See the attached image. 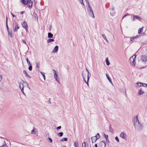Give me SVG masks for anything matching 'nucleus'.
<instances>
[{"label": "nucleus", "mask_w": 147, "mask_h": 147, "mask_svg": "<svg viewBox=\"0 0 147 147\" xmlns=\"http://www.w3.org/2000/svg\"><path fill=\"white\" fill-rule=\"evenodd\" d=\"M21 25L23 28L26 30V32L28 31V26L26 22L24 21L22 23Z\"/></svg>", "instance_id": "20e7f679"}, {"label": "nucleus", "mask_w": 147, "mask_h": 147, "mask_svg": "<svg viewBox=\"0 0 147 147\" xmlns=\"http://www.w3.org/2000/svg\"><path fill=\"white\" fill-rule=\"evenodd\" d=\"M48 139L49 140V142L52 143V140L51 138H50V137H48Z\"/></svg>", "instance_id": "c03bdc74"}, {"label": "nucleus", "mask_w": 147, "mask_h": 147, "mask_svg": "<svg viewBox=\"0 0 147 147\" xmlns=\"http://www.w3.org/2000/svg\"><path fill=\"white\" fill-rule=\"evenodd\" d=\"M87 73V70L86 71H83L82 75L83 78H86V74Z\"/></svg>", "instance_id": "ddd939ff"}, {"label": "nucleus", "mask_w": 147, "mask_h": 147, "mask_svg": "<svg viewBox=\"0 0 147 147\" xmlns=\"http://www.w3.org/2000/svg\"><path fill=\"white\" fill-rule=\"evenodd\" d=\"M33 15H34V17L35 18H37V19H38V17H37V14L35 13H33Z\"/></svg>", "instance_id": "37998d69"}, {"label": "nucleus", "mask_w": 147, "mask_h": 147, "mask_svg": "<svg viewBox=\"0 0 147 147\" xmlns=\"http://www.w3.org/2000/svg\"><path fill=\"white\" fill-rule=\"evenodd\" d=\"M143 28H144V27H142V28H140L138 29V34H140L142 33V32L143 31Z\"/></svg>", "instance_id": "5701e85b"}, {"label": "nucleus", "mask_w": 147, "mask_h": 147, "mask_svg": "<svg viewBox=\"0 0 147 147\" xmlns=\"http://www.w3.org/2000/svg\"><path fill=\"white\" fill-rule=\"evenodd\" d=\"M53 70L54 74V78L56 79V81H57L58 82H59V81L57 78L58 75L56 73V71L54 69H53Z\"/></svg>", "instance_id": "1a4fd4ad"}, {"label": "nucleus", "mask_w": 147, "mask_h": 147, "mask_svg": "<svg viewBox=\"0 0 147 147\" xmlns=\"http://www.w3.org/2000/svg\"><path fill=\"white\" fill-rule=\"evenodd\" d=\"M137 55L136 54H134L133 56V57L134 56V58H135V59L136 58Z\"/></svg>", "instance_id": "bf43d9fd"}, {"label": "nucleus", "mask_w": 147, "mask_h": 147, "mask_svg": "<svg viewBox=\"0 0 147 147\" xmlns=\"http://www.w3.org/2000/svg\"><path fill=\"white\" fill-rule=\"evenodd\" d=\"M22 81L24 82V83H26V84H27V86L28 87V88H29V89H30V88L29 87V86H28V83L26 82H24L23 80H22Z\"/></svg>", "instance_id": "de8ad7c7"}, {"label": "nucleus", "mask_w": 147, "mask_h": 147, "mask_svg": "<svg viewBox=\"0 0 147 147\" xmlns=\"http://www.w3.org/2000/svg\"><path fill=\"white\" fill-rule=\"evenodd\" d=\"M40 73L41 74L42 76L44 79V80H45V73L42 71H40Z\"/></svg>", "instance_id": "2f4dec72"}, {"label": "nucleus", "mask_w": 147, "mask_h": 147, "mask_svg": "<svg viewBox=\"0 0 147 147\" xmlns=\"http://www.w3.org/2000/svg\"><path fill=\"white\" fill-rule=\"evenodd\" d=\"M23 73L26 75V76L29 78H31V76L28 74V73L27 72L26 70H24L23 71Z\"/></svg>", "instance_id": "f3484780"}, {"label": "nucleus", "mask_w": 147, "mask_h": 147, "mask_svg": "<svg viewBox=\"0 0 147 147\" xmlns=\"http://www.w3.org/2000/svg\"><path fill=\"white\" fill-rule=\"evenodd\" d=\"M13 30L14 32H17L19 28L20 27L18 24L16 22L13 23Z\"/></svg>", "instance_id": "7ed1b4c3"}, {"label": "nucleus", "mask_w": 147, "mask_h": 147, "mask_svg": "<svg viewBox=\"0 0 147 147\" xmlns=\"http://www.w3.org/2000/svg\"><path fill=\"white\" fill-rule=\"evenodd\" d=\"M4 144L2 145L1 146H0V147H8V146L6 145L5 141H4Z\"/></svg>", "instance_id": "e433bc0d"}, {"label": "nucleus", "mask_w": 147, "mask_h": 147, "mask_svg": "<svg viewBox=\"0 0 147 147\" xmlns=\"http://www.w3.org/2000/svg\"><path fill=\"white\" fill-rule=\"evenodd\" d=\"M22 41L23 43H24L26 45H27L25 41L24 40H22Z\"/></svg>", "instance_id": "6e6d98bb"}, {"label": "nucleus", "mask_w": 147, "mask_h": 147, "mask_svg": "<svg viewBox=\"0 0 147 147\" xmlns=\"http://www.w3.org/2000/svg\"><path fill=\"white\" fill-rule=\"evenodd\" d=\"M86 69L87 70V74H88L87 80H88V81H89L90 78L91 77V74L90 73L88 70L87 69V68H86Z\"/></svg>", "instance_id": "a211bd4d"}, {"label": "nucleus", "mask_w": 147, "mask_h": 147, "mask_svg": "<svg viewBox=\"0 0 147 147\" xmlns=\"http://www.w3.org/2000/svg\"><path fill=\"white\" fill-rule=\"evenodd\" d=\"M28 1V7L30 9L32 7L33 2L30 0L29 1Z\"/></svg>", "instance_id": "9b49d317"}, {"label": "nucleus", "mask_w": 147, "mask_h": 147, "mask_svg": "<svg viewBox=\"0 0 147 147\" xmlns=\"http://www.w3.org/2000/svg\"><path fill=\"white\" fill-rule=\"evenodd\" d=\"M31 134H36V131H35L34 130V129H32V130L31 132Z\"/></svg>", "instance_id": "a19ab883"}, {"label": "nucleus", "mask_w": 147, "mask_h": 147, "mask_svg": "<svg viewBox=\"0 0 147 147\" xmlns=\"http://www.w3.org/2000/svg\"><path fill=\"white\" fill-rule=\"evenodd\" d=\"M2 76L0 74V82L2 80Z\"/></svg>", "instance_id": "4d7b16f0"}, {"label": "nucleus", "mask_w": 147, "mask_h": 147, "mask_svg": "<svg viewBox=\"0 0 147 147\" xmlns=\"http://www.w3.org/2000/svg\"><path fill=\"white\" fill-rule=\"evenodd\" d=\"M8 18H7V16H6V23H7V22H8Z\"/></svg>", "instance_id": "13d9d810"}, {"label": "nucleus", "mask_w": 147, "mask_h": 147, "mask_svg": "<svg viewBox=\"0 0 147 147\" xmlns=\"http://www.w3.org/2000/svg\"><path fill=\"white\" fill-rule=\"evenodd\" d=\"M8 34L9 36H10L11 37H12L13 36V35L11 33V30L10 31H9L8 32Z\"/></svg>", "instance_id": "473e14b6"}, {"label": "nucleus", "mask_w": 147, "mask_h": 147, "mask_svg": "<svg viewBox=\"0 0 147 147\" xmlns=\"http://www.w3.org/2000/svg\"><path fill=\"white\" fill-rule=\"evenodd\" d=\"M11 14L12 15V16L13 17H15L16 16L13 14L12 12H11Z\"/></svg>", "instance_id": "e2e57ef3"}, {"label": "nucleus", "mask_w": 147, "mask_h": 147, "mask_svg": "<svg viewBox=\"0 0 147 147\" xmlns=\"http://www.w3.org/2000/svg\"><path fill=\"white\" fill-rule=\"evenodd\" d=\"M98 139V138H96L95 137L93 136L91 137V139L92 140V143L95 142L97 139Z\"/></svg>", "instance_id": "dca6fc26"}, {"label": "nucleus", "mask_w": 147, "mask_h": 147, "mask_svg": "<svg viewBox=\"0 0 147 147\" xmlns=\"http://www.w3.org/2000/svg\"><path fill=\"white\" fill-rule=\"evenodd\" d=\"M85 78H83V79L84 81L86 83V82H87V81H86V80L85 79Z\"/></svg>", "instance_id": "774afa93"}, {"label": "nucleus", "mask_w": 147, "mask_h": 147, "mask_svg": "<svg viewBox=\"0 0 147 147\" xmlns=\"http://www.w3.org/2000/svg\"><path fill=\"white\" fill-rule=\"evenodd\" d=\"M80 1L82 4L84 5V4L83 3V0H80Z\"/></svg>", "instance_id": "5fc2aeb1"}, {"label": "nucleus", "mask_w": 147, "mask_h": 147, "mask_svg": "<svg viewBox=\"0 0 147 147\" xmlns=\"http://www.w3.org/2000/svg\"><path fill=\"white\" fill-rule=\"evenodd\" d=\"M58 50V46L57 45H56L54 47L53 50L52 51V53H57Z\"/></svg>", "instance_id": "9d476101"}, {"label": "nucleus", "mask_w": 147, "mask_h": 147, "mask_svg": "<svg viewBox=\"0 0 147 147\" xmlns=\"http://www.w3.org/2000/svg\"><path fill=\"white\" fill-rule=\"evenodd\" d=\"M54 41V40L53 39V38H50L49 39L47 40V43H49L51 42H53Z\"/></svg>", "instance_id": "c756f323"}, {"label": "nucleus", "mask_w": 147, "mask_h": 147, "mask_svg": "<svg viewBox=\"0 0 147 147\" xmlns=\"http://www.w3.org/2000/svg\"><path fill=\"white\" fill-rule=\"evenodd\" d=\"M115 140L117 142H119V139L118 138V137L117 136H116L115 137Z\"/></svg>", "instance_id": "a18cd8bd"}, {"label": "nucleus", "mask_w": 147, "mask_h": 147, "mask_svg": "<svg viewBox=\"0 0 147 147\" xmlns=\"http://www.w3.org/2000/svg\"><path fill=\"white\" fill-rule=\"evenodd\" d=\"M86 146V144L85 142H84L82 144V147H85Z\"/></svg>", "instance_id": "8fccbe9b"}, {"label": "nucleus", "mask_w": 147, "mask_h": 147, "mask_svg": "<svg viewBox=\"0 0 147 147\" xmlns=\"http://www.w3.org/2000/svg\"><path fill=\"white\" fill-rule=\"evenodd\" d=\"M129 15V14H128V13H126V14H125V15L122 18V19L124 18L126 16H128Z\"/></svg>", "instance_id": "603ef678"}, {"label": "nucleus", "mask_w": 147, "mask_h": 147, "mask_svg": "<svg viewBox=\"0 0 147 147\" xmlns=\"http://www.w3.org/2000/svg\"><path fill=\"white\" fill-rule=\"evenodd\" d=\"M131 64L133 66H135L136 63V60L135 58H134L133 56L130 57L129 59Z\"/></svg>", "instance_id": "f03ea898"}, {"label": "nucleus", "mask_w": 147, "mask_h": 147, "mask_svg": "<svg viewBox=\"0 0 147 147\" xmlns=\"http://www.w3.org/2000/svg\"><path fill=\"white\" fill-rule=\"evenodd\" d=\"M141 60L143 62H147V55H144L141 56Z\"/></svg>", "instance_id": "0eeeda50"}, {"label": "nucleus", "mask_w": 147, "mask_h": 147, "mask_svg": "<svg viewBox=\"0 0 147 147\" xmlns=\"http://www.w3.org/2000/svg\"><path fill=\"white\" fill-rule=\"evenodd\" d=\"M86 5H87L88 4V3H89L88 0H86Z\"/></svg>", "instance_id": "680f3d73"}, {"label": "nucleus", "mask_w": 147, "mask_h": 147, "mask_svg": "<svg viewBox=\"0 0 147 147\" xmlns=\"http://www.w3.org/2000/svg\"><path fill=\"white\" fill-rule=\"evenodd\" d=\"M6 28H7V31L9 32V27L8 26L7 23H6Z\"/></svg>", "instance_id": "49530a36"}, {"label": "nucleus", "mask_w": 147, "mask_h": 147, "mask_svg": "<svg viewBox=\"0 0 147 147\" xmlns=\"http://www.w3.org/2000/svg\"><path fill=\"white\" fill-rule=\"evenodd\" d=\"M48 37L49 38H52L53 37V34L50 32L48 33Z\"/></svg>", "instance_id": "4be33fe9"}, {"label": "nucleus", "mask_w": 147, "mask_h": 147, "mask_svg": "<svg viewBox=\"0 0 147 147\" xmlns=\"http://www.w3.org/2000/svg\"><path fill=\"white\" fill-rule=\"evenodd\" d=\"M88 82L89 81H88L87 80V82H86V83L87 84L88 86H89Z\"/></svg>", "instance_id": "69168bd1"}, {"label": "nucleus", "mask_w": 147, "mask_h": 147, "mask_svg": "<svg viewBox=\"0 0 147 147\" xmlns=\"http://www.w3.org/2000/svg\"><path fill=\"white\" fill-rule=\"evenodd\" d=\"M135 19H137L141 21L142 20V18L138 16L134 15L133 16V21H134Z\"/></svg>", "instance_id": "6e6552de"}, {"label": "nucleus", "mask_w": 147, "mask_h": 147, "mask_svg": "<svg viewBox=\"0 0 147 147\" xmlns=\"http://www.w3.org/2000/svg\"><path fill=\"white\" fill-rule=\"evenodd\" d=\"M120 136L123 138L125 139L126 135L124 132H121L120 134Z\"/></svg>", "instance_id": "2eb2a0df"}, {"label": "nucleus", "mask_w": 147, "mask_h": 147, "mask_svg": "<svg viewBox=\"0 0 147 147\" xmlns=\"http://www.w3.org/2000/svg\"><path fill=\"white\" fill-rule=\"evenodd\" d=\"M109 131L113 133V129L112 128V127L111 126V124L109 125Z\"/></svg>", "instance_id": "7c9ffc66"}, {"label": "nucleus", "mask_w": 147, "mask_h": 147, "mask_svg": "<svg viewBox=\"0 0 147 147\" xmlns=\"http://www.w3.org/2000/svg\"><path fill=\"white\" fill-rule=\"evenodd\" d=\"M52 28V26L51 25H50L49 26V31H51V30Z\"/></svg>", "instance_id": "864d4df0"}, {"label": "nucleus", "mask_w": 147, "mask_h": 147, "mask_svg": "<svg viewBox=\"0 0 147 147\" xmlns=\"http://www.w3.org/2000/svg\"><path fill=\"white\" fill-rule=\"evenodd\" d=\"M106 141H107V142H109V143H110V142H109V139L108 138L106 139Z\"/></svg>", "instance_id": "338daca9"}, {"label": "nucleus", "mask_w": 147, "mask_h": 147, "mask_svg": "<svg viewBox=\"0 0 147 147\" xmlns=\"http://www.w3.org/2000/svg\"><path fill=\"white\" fill-rule=\"evenodd\" d=\"M63 135V132H60L57 134V135L59 137H61Z\"/></svg>", "instance_id": "c9c22d12"}, {"label": "nucleus", "mask_w": 147, "mask_h": 147, "mask_svg": "<svg viewBox=\"0 0 147 147\" xmlns=\"http://www.w3.org/2000/svg\"><path fill=\"white\" fill-rule=\"evenodd\" d=\"M26 61L27 62V63L28 64V65H30V64H31V63H30V61H29L28 59V58H27L26 59Z\"/></svg>", "instance_id": "ea45409f"}, {"label": "nucleus", "mask_w": 147, "mask_h": 147, "mask_svg": "<svg viewBox=\"0 0 147 147\" xmlns=\"http://www.w3.org/2000/svg\"><path fill=\"white\" fill-rule=\"evenodd\" d=\"M136 122L134 123V125L135 128L138 131L141 130L143 128V125L140 124L138 119V115L136 117Z\"/></svg>", "instance_id": "f257e3e1"}, {"label": "nucleus", "mask_w": 147, "mask_h": 147, "mask_svg": "<svg viewBox=\"0 0 147 147\" xmlns=\"http://www.w3.org/2000/svg\"><path fill=\"white\" fill-rule=\"evenodd\" d=\"M40 63L39 62H38L37 63L36 65V67L38 68H40Z\"/></svg>", "instance_id": "58836bf2"}, {"label": "nucleus", "mask_w": 147, "mask_h": 147, "mask_svg": "<svg viewBox=\"0 0 147 147\" xmlns=\"http://www.w3.org/2000/svg\"><path fill=\"white\" fill-rule=\"evenodd\" d=\"M22 88H21V91H22V92H23L24 91V86H23V84H22Z\"/></svg>", "instance_id": "09e8293b"}, {"label": "nucleus", "mask_w": 147, "mask_h": 147, "mask_svg": "<svg viewBox=\"0 0 147 147\" xmlns=\"http://www.w3.org/2000/svg\"><path fill=\"white\" fill-rule=\"evenodd\" d=\"M98 146L99 147H106V144L104 141H102L99 143Z\"/></svg>", "instance_id": "423d86ee"}, {"label": "nucleus", "mask_w": 147, "mask_h": 147, "mask_svg": "<svg viewBox=\"0 0 147 147\" xmlns=\"http://www.w3.org/2000/svg\"><path fill=\"white\" fill-rule=\"evenodd\" d=\"M106 77H107V79H108V80H109V81L112 84L113 83H112V81L111 79V78L109 77V75L108 74H106Z\"/></svg>", "instance_id": "412c9836"}, {"label": "nucleus", "mask_w": 147, "mask_h": 147, "mask_svg": "<svg viewBox=\"0 0 147 147\" xmlns=\"http://www.w3.org/2000/svg\"><path fill=\"white\" fill-rule=\"evenodd\" d=\"M140 84H142V86H143V87H146L147 86V84H145L144 83H142V82H141V83H140Z\"/></svg>", "instance_id": "f704fd0d"}, {"label": "nucleus", "mask_w": 147, "mask_h": 147, "mask_svg": "<svg viewBox=\"0 0 147 147\" xmlns=\"http://www.w3.org/2000/svg\"><path fill=\"white\" fill-rule=\"evenodd\" d=\"M104 136L106 139L108 138V135H106L104 133Z\"/></svg>", "instance_id": "79ce46f5"}, {"label": "nucleus", "mask_w": 147, "mask_h": 147, "mask_svg": "<svg viewBox=\"0 0 147 147\" xmlns=\"http://www.w3.org/2000/svg\"><path fill=\"white\" fill-rule=\"evenodd\" d=\"M109 10H110V14L112 15H113L115 13V9L114 7H113L111 8H110Z\"/></svg>", "instance_id": "f8f14e48"}, {"label": "nucleus", "mask_w": 147, "mask_h": 147, "mask_svg": "<svg viewBox=\"0 0 147 147\" xmlns=\"http://www.w3.org/2000/svg\"><path fill=\"white\" fill-rule=\"evenodd\" d=\"M74 146L75 147H78V141L74 142Z\"/></svg>", "instance_id": "c85d7f7f"}, {"label": "nucleus", "mask_w": 147, "mask_h": 147, "mask_svg": "<svg viewBox=\"0 0 147 147\" xmlns=\"http://www.w3.org/2000/svg\"><path fill=\"white\" fill-rule=\"evenodd\" d=\"M87 10L89 15L91 17L94 18V13L93 12L92 9L88 10Z\"/></svg>", "instance_id": "39448f33"}, {"label": "nucleus", "mask_w": 147, "mask_h": 147, "mask_svg": "<svg viewBox=\"0 0 147 147\" xmlns=\"http://www.w3.org/2000/svg\"><path fill=\"white\" fill-rule=\"evenodd\" d=\"M87 5L88 6V7H87V10L92 9V7L90 6V3H88V4Z\"/></svg>", "instance_id": "cd10ccee"}, {"label": "nucleus", "mask_w": 147, "mask_h": 147, "mask_svg": "<svg viewBox=\"0 0 147 147\" xmlns=\"http://www.w3.org/2000/svg\"><path fill=\"white\" fill-rule=\"evenodd\" d=\"M19 88H20V89H21V84H21L20 83H19Z\"/></svg>", "instance_id": "0e129e2a"}, {"label": "nucleus", "mask_w": 147, "mask_h": 147, "mask_svg": "<svg viewBox=\"0 0 147 147\" xmlns=\"http://www.w3.org/2000/svg\"><path fill=\"white\" fill-rule=\"evenodd\" d=\"M94 137H95L96 138H98V139H99L100 137V136L99 135V133H97L96 135Z\"/></svg>", "instance_id": "4c0bfd02"}, {"label": "nucleus", "mask_w": 147, "mask_h": 147, "mask_svg": "<svg viewBox=\"0 0 147 147\" xmlns=\"http://www.w3.org/2000/svg\"><path fill=\"white\" fill-rule=\"evenodd\" d=\"M68 139L67 138H63L60 140L61 142L66 141Z\"/></svg>", "instance_id": "393cba45"}, {"label": "nucleus", "mask_w": 147, "mask_h": 147, "mask_svg": "<svg viewBox=\"0 0 147 147\" xmlns=\"http://www.w3.org/2000/svg\"><path fill=\"white\" fill-rule=\"evenodd\" d=\"M61 126H59L58 127H57V128H56V129L57 130H58L60 129H61Z\"/></svg>", "instance_id": "3c124183"}, {"label": "nucleus", "mask_w": 147, "mask_h": 147, "mask_svg": "<svg viewBox=\"0 0 147 147\" xmlns=\"http://www.w3.org/2000/svg\"><path fill=\"white\" fill-rule=\"evenodd\" d=\"M103 38L105 40H106V41L107 42V43H108V40H107L106 36L104 34H102V35Z\"/></svg>", "instance_id": "b1692460"}, {"label": "nucleus", "mask_w": 147, "mask_h": 147, "mask_svg": "<svg viewBox=\"0 0 147 147\" xmlns=\"http://www.w3.org/2000/svg\"><path fill=\"white\" fill-rule=\"evenodd\" d=\"M140 83H141V82H138L136 83V87L138 86L139 87H140L142 86V84Z\"/></svg>", "instance_id": "bb28decb"}, {"label": "nucleus", "mask_w": 147, "mask_h": 147, "mask_svg": "<svg viewBox=\"0 0 147 147\" xmlns=\"http://www.w3.org/2000/svg\"><path fill=\"white\" fill-rule=\"evenodd\" d=\"M29 65V67H28V69L30 71H31L32 70V64H30V65Z\"/></svg>", "instance_id": "72a5a7b5"}, {"label": "nucleus", "mask_w": 147, "mask_h": 147, "mask_svg": "<svg viewBox=\"0 0 147 147\" xmlns=\"http://www.w3.org/2000/svg\"><path fill=\"white\" fill-rule=\"evenodd\" d=\"M140 36L139 35H137L136 36L132 37L131 38H130V41H132L134 40H135V39L137 38H139Z\"/></svg>", "instance_id": "aec40b11"}, {"label": "nucleus", "mask_w": 147, "mask_h": 147, "mask_svg": "<svg viewBox=\"0 0 147 147\" xmlns=\"http://www.w3.org/2000/svg\"><path fill=\"white\" fill-rule=\"evenodd\" d=\"M106 65H109L110 64V63L108 60V58L107 57L106 59Z\"/></svg>", "instance_id": "a878e982"}, {"label": "nucleus", "mask_w": 147, "mask_h": 147, "mask_svg": "<svg viewBox=\"0 0 147 147\" xmlns=\"http://www.w3.org/2000/svg\"><path fill=\"white\" fill-rule=\"evenodd\" d=\"M20 1L24 5H26L27 4L29 0H20Z\"/></svg>", "instance_id": "4468645a"}, {"label": "nucleus", "mask_w": 147, "mask_h": 147, "mask_svg": "<svg viewBox=\"0 0 147 147\" xmlns=\"http://www.w3.org/2000/svg\"><path fill=\"white\" fill-rule=\"evenodd\" d=\"M25 13V11H23L20 12V13L21 14H23Z\"/></svg>", "instance_id": "052dcab7"}, {"label": "nucleus", "mask_w": 147, "mask_h": 147, "mask_svg": "<svg viewBox=\"0 0 147 147\" xmlns=\"http://www.w3.org/2000/svg\"><path fill=\"white\" fill-rule=\"evenodd\" d=\"M145 92H144L142 90V88H141L140 89L138 93V95H141L142 94H144Z\"/></svg>", "instance_id": "6ab92c4d"}]
</instances>
